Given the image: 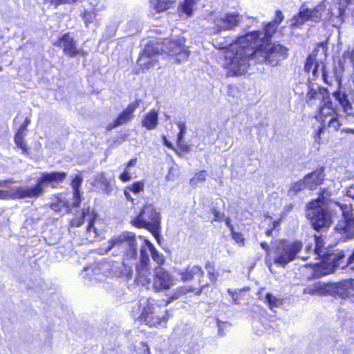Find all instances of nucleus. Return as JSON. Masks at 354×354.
<instances>
[{"label":"nucleus","instance_id":"1","mask_svg":"<svg viewBox=\"0 0 354 354\" xmlns=\"http://www.w3.org/2000/svg\"><path fill=\"white\" fill-rule=\"evenodd\" d=\"M351 205H342L335 201L326 202L324 196L322 199L319 198L311 201L306 212L307 218L316 230L328 227L335 218L342 216L343 218L338 221L335 230L344 241L354 238V218H351Z\"/></svg>","mask_w":354,"mask_h":354},{"label":"nucleus","instance_id":"2","mask_svg":"<svg viewBox=\"0 0 354 354\" xmlns=\"http://www.w3.org/2000/svg\"><path fill=\"white\" fill-rule=\"evenodd\" d=\"M125 250L124 258L122 264L119 263H111L109 262L98 263L91 268H84L88 281L94 283L97 281H102L104 277H122L130 279L133 275L131 261H135L137 257V243L136 236L133 233L125 232L111 239L105 248H101L104 253L108 252L113 248Z\"/></svg>","mask_w":354,"mask_h":354},{"label":"nucleus","instance_id":"3","mask_svg":"<svg viewBox=\"0 0 354 354\" xmlns=\"http://www.w3.org/2000/svg\"><path fill=\"white\" fill-rule=\"evenodd\" d=\"M254 35H245L238 37L225 52L223 66L227 70V76H240L245 74L250 62L255 59Z\"/></svg>","mask_w":354,"mask_h":354},{"label":"nucleus","instance_id":"4","mask_svg":"<svg viewBox=\"0 0 354 354\" xmlns=\"http://www.w3.org/2000/svg\"><path fill=\"white\" fill-rule=\"evenodd\" d=\"M66 177V172H42L35 187L14 186L11 180L1 182L0 186L3 189H0V199L19 200L38 198L43 195L48 185L53 188L56 187L58 184L64 182Z\"/></svg>","mask_w":354,"mask_h":354},{"label":"nucleus","instance_id":"5","mask_svg":"<svg viewBox=\"0 0 354 354\" xmlns=\"http://www.w3.org/2000/svg\"><path fill=\"white\" fill-rule=\"evenodd\" d=\"M148 251L150 252L153 260L158 265L160 266L165 263L163 254L159 253L149 240L144 239V245L140 248L139 262L136 263V281L142 286H147L150 283V259Z\"/></svg>","mask_w":354,"mask_h":354},{"label":"nucleus","instance_id":"6","mask_svg":"<svg viewBox=\"0 0 354 354\" xmlns=\"http://www.w3.org/2000/svg\"><path fill=\"white\" fill-rule=\"evenodd\" d=\"M303 244L299 241L281 240L272 246L274 262L281 267H285L294 261L301 252Z\"/></svg>","mask_w":354,"mask_h":354},{"label":"nucleus","instance_id":"7","mask_svg":"<svg viewBox=\"0 0 354 354\" xmlns=\"http://www.w3.org/2000/svg\"><path fill=\"white\" fill-rule=\"evenodd\" d=\"M256 63H266L272 66H277L279 62L288 56V49L279 44H271L261 46L259 43L255 47Z\"/></svg>","mask_w":354,"mask_h":354},{"label":"nucleus","instance_id":"8","mask_svg":"<svg viewBox=\"0 0 354 354\" xmlns=\"http://www.w3.org/2000/svg\"><path fill=\"white\" fill-rule=\"evenodd\" d=\"M140 308H142L140 320L147 325L153 327L167 322V317L161 315L162 308L155 300L142 298L140 300Z\"/></svg>","mask_w":354,"mask_h":354},{"label":"nucleus","instance_id":"9","mask_svg":"<svg viewBox=\"0 0 354 354\" xmlns=\"http://www.w3.org/2000/svg\"><path fill=\"white\" fill-rule=\"evenodd\" d=\"M133 225L140 228H147L156 238L159 236L160 228V214L151 204H146L140 214L133 221Z\"/></svg>","mask_w":354,"mask_h":354},{"label":"nucleus","instance_id":"10","mask_svg":"<svg viewBox=\"0 0 354 354\" xmlns=\"http://www.w3.org/2000/svg\"><path fill=\"white\" fill-rule=\"evenodd\" d=\"M157 52L176 56L177 62L180 63L187 59L189 50L185 45V39L180 37L177 39H165L161 42L153 43Z\"/></svg>","mask_w":354,"mask_h":354},{"label":"nucleus","instance_id":"11","mask_svg":"<svg viewBox=\"0 0 354 354\" xmlns=\"http://www.w3.org/2000/svg\"><path fill=\"white\" fill-rule=\"evenodd\" d=\"M326 8V2L322 1L313 8H308L305 4L301 6L297 15L292 17L291 26L299 27L306 21L318 22L322 20V14Z\"/></svg>","mask_w":354,"mask_h":354},{"label":"nucleus","instance_id":"12","mask_svg":"<svg viewBox=\"0 0 354 354\" xmlns=\"http://www.w3.org/2000/svg\"><path fill=\"white\" fill-rule=\"evenodd\" d=\"M321 258V262L315 263L314 266L315 277L319 278L327 275L333 272L335 267L341 266L342 268L344 267L342 265V259L345 258L343 251H337L336 253L328 254Z\"/></svg>","mask_w":354,"mask_h":354},{"label":"nucleus","instance_id":"13","mask_svg":"<svg viewBox=\"0 0 354 354\" xmlns=\"http://www.w3.org/2000/svg\"><path fill=\"white\" fill-rule=\"evenodd\" d=\"M214 30L217 32L234 30L238 26L242 17L236 12L216 13L211 17Z\"/></svg>","mask_w":354,"mask_h":354},{"label":"nucleus","instance_id":"14","mask_svg":"<svg viewBox=\"0 0 354 354\" xmlns=\"http://www.w3.org/2000/svg\"><path fill=\"white\" fill-rule=\"evenodd\" d=\"M97 217V214L93 210L91 211L89 207L83 209L80 216L73 218L71 221V226L80 227L86 219L88 223L86 228V232L88 234L87 239L90 241H93L98 237L97 230L93 225Z\"/></svg>","mask_w":354,"mask_h":354},{"label":"nucleus","instance_id":"15","mask_svg":"<svg viewBox=\"0 0 354 354\" xmlns=\"http://www.w3.org/2000/svg\"><path fill=\"white\" fill-rule=\"evenodd\" d=\"M153 273V288L156 292L169 290L176 284V279L165 268L158 266Z\"/></svg>","mask_w":354,"mask_h":354},{"label":"nucleus","instance_id":"16","mask_svg":"<svg viewBox=\"0 0 354 354\" xmlns=\"http://www.w3.org/2000/svg\"><path fill=\"white\" fill-rule=\"evenodd\" d=\"M159 55L160 53L159 51L157 52L153 42H151L145 48L142 54L138 60V64L143 70L150 69L156 66L158 61L157 56Z\"/></svg>","mask_w":354,"mask_h":354},{"label":"nucleus","instance_id":"17","mask_svg":"<svg viewBox=\"0 0 354 354\" xmlns=\"http://www.w3.org/2000/svg\"><path fill=\"white\" fill-rule=\"evenodd\" d=\"M138 102H133L128 105V106L118 116V118L112 122L107 124L106 129L107 131L127 124L131 121L134 117L133 113L138 107Z\"/></svg>","mask_w":354,"mask_h":354},{"label":"nucleus","instance_id":"18","mask_svg":"<svg viewBox=\"0 0 354 354\" xmlns=\"http://www.w3.org/2000/svg\"><path fill=\"white\" fill-rule=\"evenodd\" d=\"M277 25L270 21L264 28V32L254 31L247 35H254V43L257 46L259 43L261 46H265L270 41V38L272 35L275 32Z\"/></svg>","mask_w":354,"mask_h":354},{"label":"nucleus","instance_id":"19","mask_svg":"<svg viewBox=\"0 0 354 354\" xmlns=\"http://www.w3.org/2000/svg\"><path fill=\"white\" fill-rule=\"evenodd\" d=\"M55 46L62 48L64 53L70 57H75L80 53L73 39L68 34H64L59 38Z\"/></svg>","mask_w":354,"mask_h":354},{"label":"nucleus","instance_id":"20","mask_svg":"<svg viewBox=\"0 0 354 354\" xmlns=\"http://www.w3.org/2000/svg\"><path fill=\"white\" fill-rule=\"evenodd\" d=\"M177 273L183 282H188L194 279H200L204 275L202 268L196 265H189L184 269L178 270Z\"/></svg>","mask_w":354,"mask_h":354},{"label":"nucleus","instance_id":"21","mask_svg":"<svg viewBox=\"0 0 354 354\" xmlns=\"http://www.w3.org/2000/svg\"><path fill=\"white\" fill-rule=\"evenodd\" d=\"M324 66L322 62L318 63L316 59V55L313 53L310 55L305 64V71L308 73L312 71L314 79L318 77L319 75H322L323 78L325 77Z\"/></svg>","mask_w":354,"mask_h":354},{"label":"nucleus","instance_id":"22","mask_svg":"<svg viewBox=\"0 0 354 354\" xmlns=\"http://www.w3.org/2000/svg\"><path fill=\"white\" fill-rule=\"evenodd\" d=\"M83 183V178L81 172L79 171L77 174L71 176V186L73 189V206L74 207H79L81 202V192L80 189Z\"/></svg>","mask_w":354,"mask_h":354},{"label":"nucleus","instance_id":"23","mask_svg":"<svg viewBox=\"0 0 354 354\" xmlns=\"http://www.w3.org/2000/svg\"><path fill=\"white\" fill-rule=\"evenodd\" d=\"M304 294L310 295H329V283L317 281L308 285L303 290Z\"/></svg>","mask_w":354,"mask_h":354},{"label":"nucleus","instance_id":"24","mask_svg":"<svg viewBox=\"0 0 354 354\" xmlns=\"http://www.w3.org/2000/svg\"><path fill=\"white\" fill-rule=\"evenodd\" d=\"M307 88L306 100L308 104H313L314 100L319 98L321 96L323 100L326 99L324 95L326 94V90L323 88H320L317 84L309 82L306 84Z\"/></svg>","mask_w":354,"mask_h":354},{"label":"nucleus","instance_id":"25","mask_svg":"<svg viewBox=\"0 0 354 354\" xmlns=\"http://www.w3.org/2000/svg\"><path fill=\"white\" fill-rule=\"evenodd\" d=\"M324 179V168L316 169L313 172L304 176L305 183L307 187L310 189H314L317 186L322 184Z\"/></svg>","mask_w":354,"mask_h":354},{"label":"nucleus","instance_id":"26","mask_svg":"<svg viewBox=\"0 0 354 354\" xmlns=\"http://www.w3.org/2000/svg\"><path fill=\"white\" fill-rule=\"evenodd\" d=\"M348 287H350L348 280L342 281L339 283H329V295L346 299Z\"/></svg>","mask_w":354,"mask_h":354},{"label":"nucleus","instance_id":"27","mask_svg":"<svg viewBox=\"0 0 354 354\" xmlns=\"http://www.w3.org/2000/svg\"><path fill=\"white\" fill-rule=\"evenodd\" d=\"M333 95L342 106L344 111L347 115L354 118V100L352 102H350L348 100L347 95L341 91L335 92Z\"/></svg>","mask_w":354,"mask_h":354},{"label":"nucleus","instance_id":"28","mask_svg":"<svg viewBox=\"0 0 354 354\" xmlns=\"http://www.w3.org/2000/svg\"><path fill=\"white\" fill-rule=\"evenodd\" d=\"M142 126L149 131L155 129L158 125V111L155 109L149 111L141 122Z\"/></svg>","mask_w":354,"mask_h":354},{"label":"nucleus","instance_id":"29","mask_svg":"<svg viewBox=\"0 0 354 354\" xmlns=\"http://www.w3.org/2000/svg\"><path fill=\"white\" fill-rule=\"evenodd\" d=\"M94 185L107 195H109L113 189L111 180L107 178L103 173L98 174L95 177Z\"/></svg>","mask_w":354,"mask_h":354},{"label":"nucleus","instance_id":"30","mask_svg":"<svg viewBox=\"0 0 354 354\" xmlns=\"http://www.w3.org/2000/svg\"><path fill=\"white\" fill-rule=\"evenodd\" d=\"M324 104L321 106L319 109V119L321 121V124L324 122V120L335 117L337 115L335 109L333 108L332 103L329 101L328 97L323 100Z\"/></svg>","mask_w":354,"mask_h":354},{"label":"nucleus","instance_id":"31","mask_svg":"<svg viewBox=\"0 0 354 354\" xmlns=\"http://www.w3.org/2000/svg\"><path fill=\"white\" fill-rule=\"evenodd\" d=\"M328 127L333 131H337L340 127V123L337 118V115H335V117H332L328 118V120H324V122L321 124V127L319 128L317 131L315 138V140H318L320 138V135L322 133L324 129Z\"/></svg>","mask_w":354,"mask_h":354},{"label":"nucleus","instance_id":"32","mask_svg":"<svg viewBox=\"0 0 354 354\" xmlns=\"http://www.w3.org/2000/svg\"><path fill=\"white\" fill-rule=\"evenodd\" d=\"M344 9L340 6L339 4H335L328 11L329 19L335 26L340 24L343 22V15Z\"/></svg>","mask_w":354,"mask_h":354},{"label":"nucleus","instance_id":"33","mask_svg":"<svg viewBox=\"0 0 354 354\" xmlns=\"http://www.w3.org/2000/svg\"><path fill=\"white\" fill-rule=\"evenodd\" d=\"M144 185L145 184L142 181H137L127 187L124 191V194L126 198L128 201L133 202V198L131 196L130 192H132L135 194H140V192H143Z\"/></svg>","mask_w":354,"mask_h":354},{"label":"nucleus","instance_id":"34","mask_svg":"<svg viewBox=\"0 0 354 354\" xmlns=\"http://www.w3.org/2000/svg\"><path fill=\"white\" fill-rule=\"evenodd\" d=\"M174 0H151V6L158 12H161L170 8Z\"/></svg>","mask_w":354,"mask_h":354},{"label":"nucleus","instance_id":"35","mask_svg":"<svg viewBox=\"0 0 354 354\" xmlns=\"http://www.w3.org/2000/svg\"><path fill=\"white\" fill-rule=\"evenodd\" d=\"M196 4L194 0H183L180 4V10L183 13L190 17L196 8Z\"/></svg>","mask_w":354,"mask_h":354},{"label":"nucleus","instance_id":"36","mask_svg":"<svg viewBox=\"0 0 354 354\" xmlns=\"http://www.w3.org/2000/svg\"><path fill=\"white\" fill-rule=\"evenodd\" d=\"M315 247L314 248L313 254L318 257H325L328 254H332L333 253H329V251L325 252V249L324 248V241L321 238H318L317 236L315 237Z\"/></svg>","mask_w":354,"mask_h":354},{"label":"nucleus","instance_id":"37","mask_svg":"<svg viewBox=\"0 0 354 354\" xmlns=\"http://www.w3.org/2000/svg\"><path fill=\"white\" fill-rule=\"evenodd\" d=\"M305 187H307V185L304 178L302 180H299L291 185L288 190V195L290 196L296 195Z\"/></svg>","mask_w":354,"mask_h":354},{"label":"nucleus","instance_id":"38","mask_svg":"<svg viewBox=\"0 0 354 354\" xmlns=\"http://www.w3.org/2000/svg\"><path fill=\"white\" fill-rule=\"evenodd\" d=\"M24 135L21 134V131H18L15 136V142L16 145L22 150L23 153H28V147L24 140Z\"/></svg>","mask_w":354,"mask_h":354},{"label":"nucleus","instance_id":"39","mask_svg":"<svg viewBox=\"0 0 354 354\" xmlns=\"http://www.w3.org/2000/svg\"><path fill=\"white\" fill-rule=\"evenodd\" d=\"M206 176L207 174L205 170L200 171L199 172L196 173L192 178L190 179V185L195 187L198 183L204 182L206 179Z\"/></svg>","mask_w":354,"mask_h":354},{"label":"nucleus","instance_id":"40","mask_svg":"<svg viewBox=\"0 0 354 354\" xmlns=\"http://www.w3.org/2000/svg\"><path fill=\"white\" fill-rule=\"evenodd\" d=\"M266 301L268 304L270 309L274 307H278L282 304L281 299L273 296L272 294L268 293L266 296Z\"/></svg>","mask_w":354,"mask_h":354},{"label":"nucleus","instance_id":"41","mask_svg":"<svg viewBox=\"0 0 354 354\" xmlns=\"http://www.w3.org/2000/svg\"><path fill=\"white\" fill-rule=\"evenodd\" d=\"M194 290L189 286H183L177 288L171 296L172 299H177L187 292H193Z\"/></svg>","mask_w":354,"mask_h":354},{"label":"nucleus","instance_id":"42","mask_svg":"<svg viewBox=\"0 0 354 354\" xmlns=\"http://www.w3.org/2000/svg\"><path fill=\"white\" fill-rule=\"evenodd\" d=\"M205 268L209 275V278L212 282H216L218 276V274L215 271L214 266L209 263H206Z\"/></svg>","mask_w":354,"mask_h":354},{"label":"nucleus","instance_id":"43","mask_svg":"<svg viewBox=\"0 0 354 354\" xmlns=\"http://www.w3.org/2000/svg\"><path fill=\"white\" fill-rule=\"evenodd\" d=\"M62 207L68 208V203L64 200H59L57 203L50 205L51 209L55 212H61Z\"/></svg>","mask_w":354,"mask_h":354},{"label":"nucleus","instance_id":"44","mask_svg":"<svg viewBox=\"0 0 354 354\" xmlns=\"http://www.w3.org/2000/svg\"><path fill=\"white\" fill-rule=\"evenodd\" d=\"M178 127L180 131L178 135L177 142H178V147H181L180 142H181V140H183V136L186 133V127H185V124L183 123V122H178Z\"/></svg>","mask_w":354,"mask_h":354},{"label":"nucleus","instance_id":"45","mask_svg":"<svg viewBox=\"0 0 354 354\" xmlns=\"http://www.w3.org/2000/svg\"><path fill=\"white\" fill-rule=\"evenodd\" d=\"M83 19L87 26L89 23H92L95 19V14L91 11H85L83 14Z\"/></svg>","mask_w":354,"mask_h":354},{"label":"nucleus","instance_id":"46","mask_svg":"<svg viewBox=\"0 0 354 354\" xmlns=\"http://www.w3.org/2000/svg\"><path fill=\"white\" fill-rule=\"evenodd\" d=\"M119 178L124 183L129 181L132 178L130 169L125 167L124 171L120 175Z\"/></svg>","mask_w":354,"mask_h":354},{"label":"nucleus","instance_id":"47","mask_svg":"<svg viewBox=\"0 0 354 354\" xmlns=\"http://www.w3.org/2000/svg\"><path fill=\"white\" fill-rule=\"evenodd\" d=\"M50 4L55 6V7L58 6L60 4L65 3H72L77 1V0H46Z\"/></svg>","mask_w":354,"mask_h":354},{"label":"nucleus","instance_id":"48","mask_svg":"<svg viewBox=\"0 0 354 354\" xmlns=\"http://www.w3.org/2000/svg\"><path fill=\"white\" fill-rule=\"evenodd\" d=\"M350 287L347 289V298H354V279L348 280Z\"/></svg>","mask_w":354,"mask_h":354},{"label":"nucleus","instance_id":"49","mask_svg":"<svg viewBox=\"0 0 354 354\" xmlns=\"http://www.w3.org/2000/svg\"><path fill=\"white\" fill-rule=\"evenodd\" d=\"M232 238L237 243L241 245L243 244L244 239L243 235L240 233L235 232L234 230L232 231Z\"/></svg>","mask_w":354,"mask_h":354},{"label":"nucleus","instance_id":"50","mask_svg":"<svg viewBox=\"0 0 354 354\" xmlns=\"http://www.w3.org/2000/svg\"><path fill=\"white\" fill-rule=\"evenodd\" d=\"M140 344V354H151L149 347L146 343L141 342Z\"/></svg>","mask_w":354,"mask_h":354},{"label":"nucleus","instance_id":"51","mask_svg":"<svg viewBox=\"0 0 354 354\" xmlns=\"http://www.w3.org/2000/svg\"><path fill=\"white\" fill-rule=\"evenodd\" d=\"M283 19V13L280 10H278L276 12L275 19L272 22H273L276 25L279 26V24L282 21Z\"/></svg>","mask_w":354,"mask_h":354},{"label":"nucleus","instance_id":"52","mask_svg":"<svg viewBox=\"0 0 354 354\" xmlns=\"http://www.w3.org/2000/svg\"><path fill=\"white\" fill-rule=\"evenodd\" d=\"M228 293L231 295L232 301L234 304H239V294L236 292H233L230 289L227 290Z\"/></svg>","mask_w":354,"mask_h":354},{"label":"nucleus","instance_id":"53","mask_svg":"<svg viewBox=\"0 0 354 354\" xmlns=\"http://www.w3.org/2000/svg\"><path fill=\"white\" fill-rule=\"evenodd\" d=\"M230 325V324L228 322H222L221 321H218L217 322V326H218L219 334L221 335H223V333H222L223 329L225 328L229 327Z\"/></svg>","mask_w":354,"mask_h":354},{"label":"nucleus","instance_id":"54","mask_svg":"<svg viewBox=\"0 0 354 354\" xmlns=\"http://www.w3.org/2000/svg\"><path fill=\"white\" fill-rule=\"evenodd\" d=\"M346 195L347 197L354 199V185L347 189Z\"/></svg>","mask_w":354,"mask_h":354},{"label":"nucleus","instance_id":"55","mask_svg":"<svg viewBox=\"0 0 354 354\" xmlns=\"http://www.w3.org/2000/svg\"><path fill=\"white\" fill-rule=\"evenodd\" d=\"M214 221H220L222 220V218L223 217V214H222L216 210H214Z\"/></svg>","mask_w":354,"mask_h":354},{"label":"nucleus","instance_id":"56","mask_svg":"<svg viewBox=\"0 0 354 354\" xmlns=\"http://www.w3.org/2000/svg\"><path fill=\"white\" fill-rule=\"evenodd\" d=\"M344 57L349 58L352 62H354V47L351 52L348 51L344 54Z\"/></svg>","mask_w":354,"mask_h":354},{"label":"nucleus","instance_id":"57","mask_svg":"<svg viewBox=\"0 0 354 354\" xmlns=\"http://www.w3.org/2000/svg\"><path fill=\"white\" fill-rule=\"evenodd\" d=\"M354 263V251L353 253L348 257L346 260V266L351 265Z\"/></svg>","mask_w":354,"mask_h":354},{"label":"nucleus","instance_id":"58","mask_svg":"<svg viewBox=\"0 0 354 354\" xmlns=\"http://www.w3.org/2000/svg\"><path fill=\"white\" fill-rule=\"evenodd\" d=\"M137 159H131L127 165L126 167L130 169L131 167H134L136 165Z\"/></svg>","mask_w":354,"mask_h":354},{"label":"nucleus","instance_id":"59","mask_svg":"<svg viewBox=\"0 0 354 354\" xmlns=\"http://www.w3.org/2000/svg\"><path fill=\"white\" fill-rule=\"evenodd\" d=\"M162 140L165 145H166L169 148L173 149L172 144L167 140L165 136H162Z\"/></svg>","mask_w":354,"mask_h":354},{"label":"nucleus","instance_id":"60","mask_svg":"<svg viewBox=\"0 0 354 354\" xmlns=\"http://www.w3.org/2000/svg\"><path fill=\"white\" fill-rule=\"evenodd\" d=\"M181 147H179L183 152H187L189 151V146L184 145L183 140L180 142Z\"/></svg>","mask_w":354,"mask_h":354},{"label":"nucleus","instance_id":"61","mask_svg":"<svg viewBox=\"0 0 354 354\" xmlns=\"http://www.w3.org/2000/svg\"><path fill=\"white\" fill-rule=\"evenodd\" d=\"M261 248H262L263 250H265L266 252H268V251H269V250H270V247H269L268 244L267 243H266V242H262V243H261Z\"/></svg>","mask_w":354,"mask_h":354},{"label":"nucleus","instance_id":"62","mask_svg":"<svg viewBox=\"0 0 354 354\" xmlns=\"http://www.w3.org/2000/svg\"><path fill=\"white\" fill-rule=\"evenodd\" d=\"M26 127H27L26 124H22L18 131H21V134L24 135V132L26 130Z\"/></svg>","mask_w":354,"mask_h":354},{"label":"nucleus","instance_id":"63","mask_svg":"<svg viewBox=\"0 0 354 354\" xmlns=\"http://www.w3.org/2000/svg\"><path fill=\"white\" fill-rule=\"evenodd\" d=\"M225 223L227 225V227L230 228L231 231H232L233 230V227L231 225L229 218L226 219Z\"/></svg>","mask_w":354,"mask_h":354},{"label":"nucleus","instance_id":"64","mask_svg":"<svg viewBox=\"0 0 354 354\" xmlns=\"http://www.w3.org/2000/svg\"><path fill=\"white\" fill-rule=\"evenodd\" d=\"M279 225V221H274V223H273V228L277 227Z\"/></svg>","mask_w":354,"mask_h":354}]
</instances>
